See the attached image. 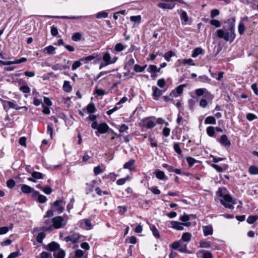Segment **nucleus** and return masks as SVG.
Listing matches in <instances>:
<instances>
[{
    "mask_svg": "<svg viewBox=\"0 0 258 258\" xmlns=\"http://www.w3.org/2000/svg\"><path fill=\"white\" fill-rule=\"evenodd\" d=\"M230 23V26L229 28L228 32H224L222 29H219L217 31V34L218 37L223 38L226 41H232L235 37L234 34V20L233 19H229L228 20Z\"/></svg>",
    "mask_w": 258,
    "mask_h": 258,
    "instance_id": "1",
    "label": "nucleus"
},
{
    "mask_svg": "<svg viewBox=\"0 0 258 258\" xmlns=\"http://www.w3.org/2000/svg\"><path fill=\"white\" fill-rule=\"evenodd\" d=\"M219 200L221 204L226 208L233 209L234 208L233 205L235 204V201L228 194H220Z\"/></svg>",
    "mask_w": 258,
    "mask_h": 258,
    "instance_id": "2",
    "label": "nucleus"
},
{
    "mask_svg": "<svg viewBox=\"0 0 258 258\" xmlns=\"http://www.w3.org/2000/svg\"><path fill=\"white\" fill-rule=\"evenodd\" d=\"M67 219L64 220L61 216H57L52 219L53 225L55 229L64 227L67 224Z\"/></svg>",
    "mask_w": 258,
    "mask_h": 258,
    "instance_id": "3",
    "label": "nucleus"
},
{
    "mask_svg": "<svg viewBox=\"0 0 258 258\" xmlns=\"http://www.w3.org/2000/svg\"><path fill=\"white\" fill-rule=\"evenodd\" d=\"M171 227L177 230H183V226L189 227L191 225L190 222L180 223L177 221H172L170 222Z\"/></svg>",
    "mask_w": 258,
    "mask_h": 258,
    "instance_id": "4",
    "label": "nucleus"
},
{
    "mask_svg": "<svg viewBox=\"0 0 258 258\" xmlns=\"http://www.w3.org/2000/svg\"><path fill=\"white\" fill-rule=\"evenodd\" d=\"M80 236L79 234L75 233L72 235L64 237V240L66 242L71 241L73 243H77L80 239Z\"/></svg>",
    "mask_w": 258,
    "mask_h": 258,
    "instance_id": "5",
    "label": "nucleus"
},
{
    "mask_svg": "<svg viewBox=\"0 0 258 258\" xmlns=\"http://www.w3.org/2000/svg\"><path fill=\"white\" fill-rule=\"evenodd\" d=\"M102 59L106 63V64L109 65L115 63L117 59V57H114L111 59L110 54L108 52H106L103 55Z\"/></svg>",
    "mask_w": 258,
    "mask_h": 258,
    "instance_id": "6",
    "label": "nucleus"
},
{
    "mask_svg": "<svg viewBox=\"0 0 258 258\" xmlns=\"http://www.w3.org/2000/svg\"><path fill=\"white\" fill-rule=\"evenodd\" d=\"M65 203L62 200L56 201L53 203V206L55 208V210L59 213L62 212L64 209Z\"/></svg>",
    "mask_w": 258,
    "mask_h": 258,
    "instance_id": "7",
    "label": "nucleus"
},
{
    "mask_svg": "<svg viewBox=\"0 0 258 258\" xmlns=\"http://www.w3.org/2000/svg\"><path fill=\"white\" fill-rule=\"evenodd\" d=\"M4 106L5 107V104L7 103L9 108H14L16 110H19L21 108H24L25 110H27V107L26 106L19 107L17 104H15L13 102L9 101H3Z\"/></svg>",
    "mask_w": 258,
    "mask_h": 258,
    "instance_id": "8",
    "label": "nucleus"
},
{
    "mask_svg": "<svg viewBox=\"0 0 258 258\" xmlns=\"http://www.w3.org/2000/svg\"><path fill=\"white\" fill-rule=\"evenodd\" d=\"M55 51V48L52 45H49L47 47H46L42 50V51L44 53L48 54H54Z\"/></svg>",
    "mask_w": 258,
    "mask_h": 258,
    "instance_id": "9",
    "label": "nucleus"
},
{
    "mask_svg": "<svg viewBox=\"0 0 258 258\" xmlns=\"http://www.w3.org/2000/svg\"><path fill=\"white\" fill-rule=\"evenodd\" d=\"M108 128L109 127L106 123H102L99 124L98 131L100 134H104L108 131Z\"/></svg>",
    "mask_w": 258,
    "mask_h": 258,
    "instance_id": "10",
    "label": "nucleus"
},
{
    "mask_svg": "<svg viewBox=\"0 0 258 258\" xmlns=\"http://www.w3.org/2000/svg\"><path fill=\"white\" fill-rule=\"evenodd\" d=\"M48 248L49 250L54 252L59 250V245L56 242H52L48 245Z\"/></svg>",
    "mask_w": 258,
    "mask_h": 258,
    "instance_id": "11",
    "label": "nucleus"
},
{
    "mask_svg": "<svg viewBox=\"0 0 258 258\" xmlns=\"http://www.w3.org/2000/svg\"><path fill=\"white\" fill-rule=\"evenodd\" d=\"M203 231L205 236L212 235L213 233V228L212 226H205L203 227Z\"/></svg>",
    "mask_w": 258,
    "mask_h": 258,
    "instance_id": "12",
    "label": "nucleus"
},
{
    "mask_svg": "<svg viewBox=\"0 0 258 258\" xmlns=\"http://www.w3.org/2000/svg\"><path fill=\"white\" fill-rule=\"evenodd\" d=\"M158 6L163 9H172L174 8V5L170 3H160L158 4Z\"/></svg>",
    "mask_w": 258,
    "mask_h": 258,
    "instance_id": "13",
    "label": "nucleus"
},
{
    "mask_svg": "<svg viewBox=\"0 0 258 258\" xmlns=\"http://www.w3.org/2000/svg\"><path fill=\"white\" fill-rule=\"evenodd\" d=\"M220 142L222 145L225 146H229L230 145V141L228 140L227 136L225 135L221 136Z\"/></svg>",
    "mask_w": 258,
    "mask_h": 258,
    "instance_id": "14",
    "label": "nucleus"
},
{
    "mask_svg": "<svg viewBox=\"0 0 258 258\" xmlns=\"http://www.w3.org/2000/svg\"><path fill=\"white\" fill-rule=\"evenodd\" d=\"M179 14H180V19H181V21H183L182 23L183 24H185L186 23L188 20V17L186 12L183 10H180Z\"/></svg>",
    "mask_w": 258,
    "mask_h": 258,
    "instance_id": "15",
    "label": "nucleus"
},
{
    "mask_svg": "<svg viewBox=\"0 0 258 258\" xmlns=\"http://www.w3.org/2000/svg\"><path fill=\"white\" fill-rule=\"evenodd\" d=\"M155 174L157 178L159 179H167V177L165 175V173L163 171L159 170H156L155 171Z\"/></svg>",
    "mask_w": 258,
    "mask_h": 258,
    "instance_id": "16",
    "label": "nucleus"
},
{
    "mask_svg": "<svg viewBox=\"0 0 258 258\" xmlns=\"http://www.w3.org/2000/svg\"><path fill=\"white\" fill-rule=\"evenodd\" d=\"M21 190L23 193L29 194L33 190V189L26 184H22L21 185Z\"/></svg>",
    "mask_w": 258,
    "mask_h": 258,
    "instance_id": "17",
    "label": "nucleus"
},
{
    "mask_svg": "<svg viewBox=\"0 0 258 258\" xmlns=\"http://www.w3.org/2000/svg\"><path fill=\"white\" fill-rule=\"evenodd\" d=\"M150 229L152 231L153 234L155 237L157 238H159L160 237V235L159 232L156 227L154 225H150Z\"/></svg>",
    "mask_w": 258,
    "mask_h": 258,
    "instance_id": "18",
    "label": "nucleus"
},
{
    "mask_svg": "<svg viewBox=\"0 0 258 258\" xmlns=\"http://www.w3.org/2000/svg\"><path fill=\"white\" fill-rule=\"evenodd\" d=\"M160 68H157L155 65H150L148 68V71L151 73H155L156 72H160Z\"/></svg>",
    "mask_w": 258,
    "mask_h": 258,
    "instance_id": "19",
    "label": "nucleus"
},
{
    "mask_svg": "<svg viewBox=\"0 0 258 258\" xmlns=\"http://www.w3.org/2000/svg\"><path fill=\"white\" fill-rule=\"evenodd\" d=\"M57 252L53 253L54 258H64L65 256V252L62 250H58Z\"/></svg>",
    "mask_w": 258,
    "mask_h": 258,
    "instance_id": "20",
    "label": "nucleus"
},
{
    "mask_svg": "<svg viewBox=\"0 0 258 258\" xmlns=\"http://www.w3.org/2000/svg\"><path fill=\"white\" fill-rule=\"evenodd\" d=\"M63 88L64 91H65L67 92H70V91H71L72 89V86L70 84V82L67 81H65L64 82L63 85Z\"/></svg>",
    "mask_w": 258,
    "mask_h": 258,
    "instance_id": "21",
    "label": "nucleus"
},
{
    "mask_svg": "<svg viewBox=\"0 0 258 258\" xmlns=\"http://www.w3.org/2000/svg\"><path fill=\"white\" fill-rule=\"evenodd\" d=\"M191 237V235L189 232L184 233L181 237V239L183 241L188 242L190 241Z\"/></svg>",
    "mask_w": 258,
    "mask_h": 258,
    "instance_id": "22",
    "label": "nucleus"
},
{
    "mask_svg": "<svg viewBox=\"0 0 258 258\" xmlns=\"http://www.w3.org/2000/svg\"><path fill=\"white\" fill-rule=\"evenodd\" d=\"M203 53V49L200 47L196 48L194 49L191 56L194 58L196 57L199 54H201Z\"/></svg>",
    "mask_w": 258,
    "mask_h": 258,
    "instance_id": "23",
    "label": "nucleus"
},
{
    "mask_svg": "<svg viewBox=\"0 0 258 258\" xmlns=\"http://www.w3.org/2000/svg\"><path fill=\"white\" fill-rule=\"evenodd\" d=\"M181 63L183 65L188 64L192 66H195L194 60L191 58L182 59L181 60Z\"/></svg>",
    "mask_w": 258,
    "mask_h": 258,
    "instance_id": "24",
    "label": "nucleus"
},
{
    "mask_svg": "<svg viewBox=\"0 0 258 258\" xmlns=\"http://www.w3.org/2000/svg\"><path fill=\"white\" fill-rule=\"evenodd\" d=\"M135 160L134 159L130 160L128 162L125 163L123 165L124 169H128L131 170V167L134 164Z\"/></svg>",
    "mask_w": 258,
    "mask_h": 258,
    "instance_id": "25",
    "label": "nucleus"
},
{
    "mask_svg": "<svg viewBox=\"0 0 258 258\" xmlns=\"http://www.w3.org/2000/svg\"><path fill=\"white\" fill-rule=\"evenodd\" d=\"M75 258H87V256L84 255V253L83 250L78 249L76 251Z\"/></svg>",
    "mask_w": 258,
    "mask_h": 258,
    "instance_id": "26",
    "label": "nucleus"
},
{
    "mask_svg": "<svg viewBox=\"0 0 258 258\" xmlns=\"http://www.w3.org/2000/svg\"><path fill=\"white\" fill-rule=\"evenodd\" d=\"M153 95L156 97H159L162 94V91L156 87H153Z\"/></svg>",
    "mask_w": 258,
    "mask_h": 258,
    "instance_id": "27",
    "label": "nucleus"
},
{
    "mask_svg": "<svg viewBox=\"0 0 258 258\" xmlns=\"http://www.w3.org/2000/svg\"><path fill=\"white\" fill-rule=\"evenodd\" d=\"M147 65L141 67L139 64H135L134 67V70L136 72H142L144 71Z\"/></svg>",
    "mask_w": 258,
    "mask_h": 258,
    "instance_id": "28",
    "label": "nucleus"
},
{
    "mask_svg": "<svg viewBox=\"0 0 258 258\" xmlns=\"http://www.w3.org/2000/svg\"><path fill=\"white\" fill-rule=\"evenodd\" d=\"M87 110L89 113H94L96 110L94 103H90L87 106Z\"/></svg>",
    "mask_w": 258,
    "mask_h": 258,
    "instance_id": "29",
    "label": "nucleus"
},
{
    "mask_svg": "<svg viewBox=\"0 0 258 258\" xmlns=\"http://www.w3.org/2000/svg\"><path fill=\"white\" fill-rule=\"evenodd\" d=\"M205 123L206 124H216V119L213 116H208L207 117L205 120Z\"/></svg>",
    "mask_w": 258,
    "mask_h": 258,
    "instance_id": "30",
    "label": "nucleus"
},
{
    "mask_svg": "<svg viewBox=\"0 0 258 258\" xmlns=\"http://www.w3.org/2000/svg\"><path fill=\"white\" fill-rule=\"evenodd\" d=\"M130 179V176L127 175L125 178H120V179H118L116 181V184L119 185H123L125 183V182L126 181L129 180Z\"/></svg>",
    "mask_w": 258,
    "mask_h": 258,
    "instance_id": "31",
    "label": "nucleus"
},
{
    "mask_svg": "<svg viewBox=\"0 0 258 258\" xmlns=\"http://www.w3.org/2000/svg\"><path fill=\"white\" fill-rule=\"evenodd\" d=\"M258 219V216L257 215H252L249 216L247 219V222L249 224H252L255 222Z\"/></svg>",
    "mask_w": 258,
    "mask_h": 258,
    "instance_id": "32",
    "label": "nucleus"
},
{
    "mask_svg": "<svg viewBox=\"0 0 258 258\" xmlns=\"http://www.w3.org/2000/svg\"><path fill=\"white\" fill-rule=\"evenodd\" d=\"M130 20L135 23H140L141 21V16L140 15L131 16Z\"/></svg>",
    "mask_w": 258,
    "mask_h": 258,
    "instance_id": "33",
    "label": "nucleus"
},
{
    "mask_svg": "<svg viewBox=\"0 0 258 258\" xmlns=\"http://www.w3.org/2000/svg\"><path fill=\"white\" fill-rule=\"evenodd\" d=\"M249 172L252 175L258 174V168L255 166H251L249 168Z\"/></svg>",
    "mask_w": 258,
    "mask_h": 258,
    "instance_id": "34",
    "label": "nucleus"
},
{
    "mask_svg": "<svg viewBox=\"0 0 258 258\" xmlns=\"http://www.w3.org/2000/svg\"><path fill=\"white\" fill-rule=\"evenodd\" d=\"M32 176L35 178V179H40L43 178V174L39 172H33L31 173Z\"/></svg>",
    "mask_w": 258,
    "mask_h": 258,
    "instance_id": "35",
    "label": "nucleus"
},
{
    "mask_svg": "<svg viewBox=\"0 0 258 258\" xmlns=\"http://www.w3.org/2000/svg\"><path fill=\"white\" fill-rule=\"evenodd\" d=\"M81 38L82 35L79 32L74 33L72 37V39L74 41H80L81 39Z\"/></svg>",
    "mask_w": 258,
    "mask_h": 258,
    "instance_id": "36",
    "label": "nucleus"
},
{
    "mask_svg": "<svg viewBox=\"0 0 258 258\" xmlns=\"http://www.w3.org/2000/svg\"><path fill=\"white\" fill-rule=\"evenodd\" d=\"M245 27L242 22H240L238 25V33L240 35H242L245 31Z\"/></svg>",
    "mask_w": 258,
    "mask_h": 258,
    "instance_id": "37",
    "label": "nucleus"
},
{
    "mask_svg": "<svg viewBox=\"0 0 258 258\" xmlns=\"http://www.w3.org/2000/svg\"><path fill=\"white\" fill-rule=\"evenodd\" d=\"M211 244L210 242L205 241H201L200 242V247L201 248H208L210 247Z\"/></svg>",
    "mask_w": 258,
    "mask_h": 258,
    "instance_id": "38",
    "label": "nucleus"
},
{
    "mask_svg": "<svg viewBox=\"0 0 258 258\" xmlns=\"http://www.w3.org/2000/svg\"><path fill=\"white\" fill-rule=\"evenodd\" d=\"M66 67L59 63L55 64L52 67V69L54 71L62 70L65 69Z\"/></svg>",
    "mask_w": 258,
    "mask_h": 258,
    "instance_id": "39",
    "label": "nucleus"
},
{
    "mask_svg": "<svg viewBox=\"0 0 258 258\" xmlns=\"http://www.w3.org/2000/svg\"><path fill=\"white\" fill-rule=\"evenodd\" d=\"M108 17V13L106 12H100L97 14L96 17L97 19H100L101 18H106Z\"/></svg>",
    "mask_w": 258,
    "mask_h": 258,
    "instance_id": "40",
    "label": "nucleus"
},
{
    "mask_svg": "<svg viewBox=\"0 0 258 258\" xmlns=\"http://www.w3.org/2000/svg\"><path fill=\"white\" fill-rule=\"evenodd\" d=\"M52 222V219H48L45 221L46 226L44 227L45 230H48L51 228L52 225L51 223Z\"/></svg>",
    "mask_w": 258,
    "mask_h": 258,
    "instance_id": "41",
    "label": "nucleus"
},
{
    "mask_svg": "<svg viewBox=\"0 0 258 258\" xmlns=\"http://www.w3.org/2000/svg\"><path fill=\"white\" fill-rule=\"evenodd\" d=\"M174 55V52L172 51H169L166 52L164 55V57L167 61H169L171 57Z\"/></svg>",
    "mask_w": 258,
    "mask_h": 258,
    "instance_id": "42",
    "label": "nucleus"
},
{
    "mask_svg": "<svg viewBox=\"0 0 258 258\" xmlns=\"http://www.w3.org/2000/svg\"><path fill=\"white\" fill-rule=\"evenodd\" d=\"M186 161L189 166H192L196 162V160L194 158L188 157L186 158Z\"/></svg>",
    "mask_w": 258,
    "mask_h": 258,
    "instance_id": "43",
    "label": "nucleus"
},
{
    "mask_svg": "<svg viewBox=\"0 0 258 258\" xmlns=\"http://www.w3.org/2000/svg\"><path fill=\"white\" fill-rule=\"evenodd\" d=\"M185 85L182 84L180 85L179 86H178L176 88V92H177V93H178V95L179 96L181 95V94L182 93L183 88L185 87Z\"/></svg>",
    "mask_w": 258,
    "mask_h": 258,
    "instance_id": "44",
    "label": "nucleus"
},
{
    "mask_svg": "<svg viewBox=\"0 0 258 258\" xmlns=\"http://www.w3.org/2000/svg\"><path fill=\"white\" fill-rule=\"evenodd\" d=\"M20 90L22 92H23V93H29L30 92V88L29 87V86H26V85H24V86H21L20 88Z\"/></svg>",
    "mask_w": 258,
    "mask_h": 258,
    "instance_id": "45",
    "label": "nucleus"
},
{
    "mask_svg": "<svg viewBox=\"0 0 258 258\" xmlns=\"http://www.w3.org/2000/svg\"><path fill=\"white\" fill-rule=\"evenodd\" d=\"M95 57L93 55H89L85 57H83L81 59V61H85L86 62L94 59Z\"/></svg>",
    "mask_w": 258,
    "mask_h": 258,
    "instance_id": "46",
    "label": "nucleus"
},
{
    "mask_svg": "<svg viewBox=\"0 0 258 258\" xmlns=\"http://www.w3.org/2000/svg\"><path fill=\"white\" fill-rule=\"evenodd\" d=\"M82 222H84L85 226L88 228V229H91L92 228L91 222L89 219H84L82 220Z\"/></svg>",
    "mask_w": 258,
    "mask_h": 258,
    "instance_id": "47",
    "label": "nucleus"
},
{
    "mask_svg": "<svg viewBox=\"0 0 258 258\" xmlns=\"http://www.w3.org/2000/svg\"><path fill=\"white\" fill-rule=\"evenodd\" d=\"M124 48V46L121 43H117L115 46V50L118 52L123 50Z\"/></svg>",
    "mask_w": 258,
    "mask_h": 258,
    "instance_id": "48",
    "label": "nucleus"
},
{
    "mask_svg": "<svg viewBox=\"0 0 258 258\" xmlns=\"http://www.w3.org/2000/svg\"><path fill=\"white\" fill-rule=\"evenodd\" d=\"M207 134L210 136H213L215 134L214 127L213 126H209L207 129Z\"/></svg>",
    "mask_w": 258,
    "mask_h": 258,
    "instance_id": "49",
    "label": "nucleus"
},
{
    "mask_svg": "<svg viewBox=\"0 0 258 258\" xmlns=\"http://www.w3.org/2000/svg\"><path fill=\"white\" fill-rule=\"evenodd\" d=\"M7 186L10 188H12L15 185V182L13 179H9L7 182Z\"/></svg>",
    "mask_w": 258,
    "mask_h": 258,
    "instance_id": "50",
    "label": "nucleus"
},
{
    "mask_svg": "<svg viewBox=\"0 0 258 258\" xmlns=\"http://www.w3.org/2000/svg\"><path fill=\"white\" fill-rule=\"evenodd\" d=\"M210 24L217 28L220 27L221 26L220 22L218 20L214 19L211 20Z\"/></svg>",
    "mask_w": 258,
    "mask_h": 258,
    "instance_id": "51",
    "label": "nucleus"
},
{
    "mask_svg": "<svg viewBox=\"0 0 258 258\" xmlns=\"http://www.w3.org/2000/svg\"><path fill=\"white\" fill-rule=\"evenodd\" d=\"M206 89H198L196 90V94L198 96H201L204 94L206 92Z\"/></svg>",
    "mask_w": 258,
    "mask_h": 258,
    "instance_id": "52",
    "label": "nucleus"
},
{
    "mask_svg": "<svg viewBox=\"0 0 258 258\" xmlns=\"http://www.w3.org/2000/svg\"><path fill=\"white\" fill-rule=\"evenodd\" d=\"M173 147H174V149L175 151L177 153H178V154H180V155L181 154L182 151H181L178 144H177V143L174 144Z\"/></svg>",
    "mask_w": 258,
    "mask_h": 258,
    "instance_id": "53",
    "label": "nucleus"
},
{
    "mask_svg": "<svg viewBox=\"0 0 258 258\" xmlns=\"http://www.w3.org/2000/svg\"><path fill=\"white\" fill-rule=\"evenodd\" d=\"M220 12L218 9H213L211 12V17L213 18L219 15Z\"/></svg>",
    "mask_w": 258,
    "mask_h": 258,
    "instance_id": "54",
    "label": "nucleus"
},
{
    "mask_svg": "<svg viewBox=\"0 0 258 258\" xmlns=\"http://www.w3.org/2000/svg\"><path fill=\"white\" fill-rule=\"evenodd\" d=\"M81 65V62L80 61H75L72 65V69L73 70H75L78 68L80 67Z\"/></svg>",
    "mask_w": 258,
    "mask_h": 258,
    "instance_id": "55",
    "label": "nucleus"
},
{
    "mask_svg": "<svg viewBox=\"0 0 258 258\" xmlns=\"http://www.w3.org/2000/svg\"><path fill=\"white\" fill-rule=\"evenodd\" d=\"M47 200V198L45 196L40 195L38 197V201L41 203H45Z\"/></svg>",
    "mask_w": 258,
    "mask_h": 258,
    "instance_id": "56",
    "label": "nucleus"
},
{
    "mask_svg": "<svg viewBox=\"0 0 258 258\" xmlns=\"http://www.w3.org/2000/svg\"><path fill=\"white\" fill-rule=\"evenodd\" d=\"M45 235L42 232H41L38 234L37 237V241L39 243H41L42 242V240L44 238Z\"/></svg>",
    "mask_w": 258,
    "mask_h": 258,
    "instance_id": "57",
    "label": "nucleus"
},
{
    "mask_svg": "<svg viewBox=\"0 0 258 258\" xmlns=\"http://www.w3.org/2000/svg\"><path fill=\"white\" fill-rule=\"evenodd\" d=\"M47 133L50 134V137L52 139L53 136V127L51 124H48L47 125Z\"/></svg>",
    "mask_w": 258,
    "mask_h": 258,
    "instance_id": "58",
    "label": "nucleus"
},
{
    "mask_svg": "<svg viewBox=\"0 0 258 258\" xmlns=\"http://www.w3.org/2000/svg\"><path fill=\"white\" fill-rule=\"evenodd\" d=\"M257 118L256 116L252 113H248L246 115V118L250 121H251Z\"/></svg>",
    "mask_w": 258,
    "mask_h": 258,
    "instance_id": "59",
    "label": "nucleus"
},
{
    "mask_svg": "<svg viewBox=\"0 0 258 258\" xmlns=\"http://www.w3.org/2000/svg\"><path fill=\"white\" fill-rule=\"evenodd\" d=\"M102 172V170L101 169L100 166H98L94 168V173L96 175H98Z\"/></svg>",
    "mask_w": 258,
    "mask_h": 258,
    "instance_id": "60",
    "label": "nucleus"
},
{
    "mask_svg": "<svg viewBox=\"0 0 258 258\" xmlns=\"http://www.w3.org/2000/svg\"><path fill=\"white\" fill-rule=\"evenodd\" d=\"M180 220L182 222H184L185 223L188 222V221L189 220V217L188 215L184 214L180 217Z\"/></svg>",
    "mask_w": 258,
    "mask_h": 258,
    "instance_id": "61",
    "label": "nucleus"
},
{
    "mask_svg": "<svg viewBox=\"0 0 258 258\" xmlns=\"http://www.w3.org/2000/svg\"><path fill=\"white\" fill-rule=\"evenodd\" d=\"M9 231L8 227H0V235L4 234L7 233Z\"/></svg>",
    "mask_w": 258,
    "mask_h": 258,
    "instance_id": "62",
    "label": "nucleus"
},
{
    "mask_svg": "<svg viewBox=\"0 0 258 258\" xmlns=\"http://www.w3.org/2000/svg\"><path fill=\"white\" fill-rule=\"evenodd\" d=\"M157 85L161 88H163L165 85V81L164 79H161L158 81Z\"/></svg>",
    "mask_w": 258,
    "mask_h": 258,
    "instance_id": "63",
    "label": "nucleus"
},
{
    "mask_svg": "<svg viewBox=\"0 0 258 258\" xmlns=\"http://www.w3.org/2000/svg\"><path fill=\"white\" fill-rule=\"evenodd\" d=\"M203 258H212V254L209 251H205L203 253Z\"/></svg>",
    "mask_w": 258,
    "mask_h": 258,
    "instance_id": "64",
    "label": "nucleus"
}]
</instances>
